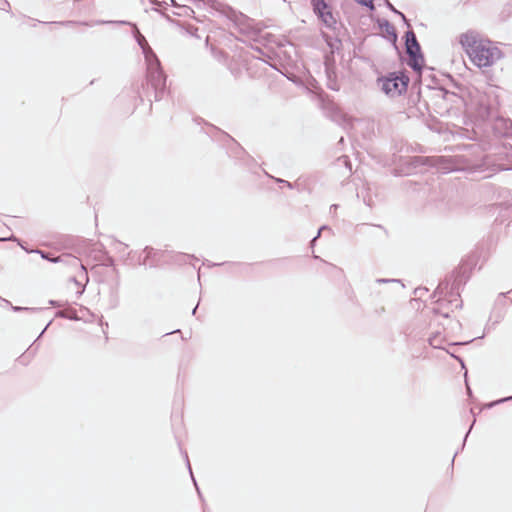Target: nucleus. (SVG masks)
Segmentation results:
<instances>
[{
    "label": "nucleus",
    "mask_w": 512,
    "mask_h": 512,
    "mask_svg": "<svg viewBox=\"0 0 512 512\" xmlns=\"http://www.w3.org/2000/svg\"><path fill=\"white\" fill-rule=\"evenodd\" d=\"M459 43L469 58L479 68L489 67L501 57V51L490 41L480 38L476 31H467L459 36Z\"/></svg>",
    "instance_id": "f257e3e1"
},
{
    "label": "nucleus",
    "mask_w": 512,
    "mask_h": 512,
    "mask_svg": "<svg viewBox=\"0 0 512 512\" xmlns=\"http://www.w3.org/2000/svg\"><path fill=\"white\" fill-rule=\"evenodd\" d=\"M467 280V276L465 275V271H456L453 276L452 283H449L448 281L442 282L438 285L436 288L434 295L437 294L443 295L445 294L444 298H439L437 302L439 303V306H442L444 303H448L451 306V309L453 308H461L462 301L459 299L460 297V287L461 285L465 284ZM435 313H439L444 317L449 316L448 311H442L441 307L434 308Z\"/></svg>",
    "instance_id": "f03ea898"
},
{
    "label": "nucleus",
    "mask_w": 512,
    "mask_h": 512,
    "mask_svg": "<svg viewBox=\"0 0 512 512\" xmlns=\"http://www.w3.org/2000/svg\"><path fill=\"white\" fill-rule=\"evenodd\" d=\"M145 62L147 65V80L155 90V99L160 100L166 87V76L156 55L147 56Z\"/></svg>",
    "instance_id": "7ed1b4c3"
},
{
    "label": "nucleus",
    "mask_w": 512,
    "mask_h": 512,
    "mask_svg": "<svg viewBox=\"0 0 512 512\" xmlns=\"http://www.w3.org/2000/svg\"><path fill=\"white\" fill-rule=\"evenodd\" d=\"M377 83L380 89L389 97H396L406 92L409 77L404 73H389L387 76L379 77Z\"/></svg>",
    "instance_id": "20e7f679"
},
{
    "label": "nucleus",
    "mask_w": 512,
    "mask_h": 512,
    "mask_svg": "<svg viewBox=\"0 0 512 512\" xmlns=\"http://www.w3.org/2000/svg\"><path fill=\"white\" fill-rule=\"evenodd\" d=\"M228 17L241 34L252 39H256L264 28L261 22H256L241 12L231 11Z\"/></svg>",
    "instance_id": "39448f33"
},
{
    "label": "nucleus",
    "mask_w": 512,
    "mask_h": 512,
    "mask_svg": "<svg viewBox=\"0 0 512 512\" xmlns=\"http://www.w3.org/2000/svg\"><path fill=\"white\" fill-rule=\"evenodd\" d=\"M405 48L409 56L408 65L417 72L422 70L424 57L421 53L420 44L417 41L416 34L413 30H408L405 33Z\"/></svg>",
    "instance_id": "423d86ee"
},
{
    "label": "nucleus",
    "mask_w": 512,
    "mask_h": 512,
    "mask_svg": "<svg viewBox=\"0 0 512 512\" xmlns=\"http://www.w3.org/2000/svg\"><path fill=\"white\" fill-rule=\"evenodd\" d=\"M31 252L38 253V254H40V256L43 259L48 260L53 263H63L65 265H68L71 267L80 268L81 276L84 277L86 280H88L87 273H86L84 266L81 264L80 260L75 256H72L70 254H63V255H60L57 257H50V255L47 252L38 250V249L32 250Z\"/></svg>",
    "instance_id": "0eeeda50"
},
{
    "label": "nucleus",
    "mask_w": 512,
    "mask_h": 512,
    "mask_svg": "<svg viewBox=\"0 0 512 512\" xmlns=\"http://www.w3.org/2000/svg\"><path fill=\"white\" fill-rule=\"evenodd\" d=\"M377 23L379 28L386 33L387 39L395 45L398 39L395 27L386 19H378Z\"/></svg>",
    "instance_id": "6e6552de"
},
{
    "label": "nucleus",
    "mask_w": 512,
    "mask_h": 512,
    "mask_svg": "<svg viewBox=\"0 0 512 512\" xmlns=\"http://www.w3.org/2000/svg\"><path fill=\"white\" fill-rule=\"evenodd\" d=\"M135 38L138 45L142 49L145 60H147V56L156 55L151 49V47L148 45V42L146 41L145 37L138 30H136Z\"/></svg>",
    "instance_id": "1a4fd4ad"
},
{
    "label": "nucleus",
    "mask_w": 512,
    "mask_h": 512,
    "mask_svg": "<svg viewBox=\"0 0 512 512\" xmlns=\"http://www.w3.org/2000/svg\"><path fill=\"white\" fill-rule=\"evenodd\" d=\"M313 5V11L320 19L323 17L326 11L330 8V6L324 0H311Z\"/></svg>",
    "instance_id": "9d476101"
},
{
    "label": "nucleus",
    "mask_w": 512,
    "mask_h": 512,
    "mask_svg": "<svg viewBox=\"0 0 512 512\" xmlns=\"http://www.w3.org/2000/svg\"><path fill=\"white\" fill-rule=\"evenodd\" d=\"M320 20L323 22V24L328 28H334L337 21L334 17L331 7L328 9V11L325 12L323 17L320 18Z\"/></svg>",
    "instance_id": "9b49d317"
},
{
    "label": "nucleus",
    "mask_w": 512,
    "mask_h": 512,
    "mask_svg": "<svg viewBox=\"0 0 512 512\" xmlns=\"http://www.w3.org/2000/svg\"><path fill=\"white\" fill-rule=\"evenodd\" d=\"M322 36H323L326 44L330 47L332 52L340 49L341 41L337 37H332L325 33H323Z\"/></svg>",
    "instance_id": "f8f14e48"
},
{
    "label": "nucleus",
    "mask_w": 512,
    "mask_h": 512,
    "mask_svg": "<svg viewBox=\"0 0 512 512\" xmlns=\"http://www.w3.org/2000/svg\"><path fill=\"white\" fill-rule=\"evenodd\" d=\"M409 164H411L414 167H417L420 165H428V164L433 165L434 160L427 158V157H423V156H414V157L409 158Z\"/></svg>",
    "instance_id": "ddd939ff"
},
{
    "label": "nucleus",
    "mask_w": 512,
    "mask_h": 512,
    "mask_svg": "<svg viewBox=\"0 0 512 512\" xmlns=\"http://www.w3.org/2000/svg\"><path fill=\"white\" fill-rule=\"evenodd\" d=\"M338 165H344L349 173L352 171L351 163L348 156H341L337 159Z\"/></svg>",
    "instance_id": "4468645a"
},
{
    "label": "nucleus",
    "mask_w": 512,
    "mask_h": 512,
    "mask_svg": "<svg viewBox=\"0 0 512 512\" xmlns=\"http://www.w3.org/2000/svg\"><path fill=\"white\" fill-rule=\"evenodd\" d=\"M354 1L357 2L361 6L367 7L370 11L375 10V5H374L373 0H354Z\"/></svg>",
    "instance_id": "2eb2a0df"
},
{
    "label": "nucleus",
    "mask_w": 512,
    "mask_h": 512,
    "mask_svg": "<svg viewBox=\"0 0 512 512\" xmlns=\"http://www.w3.org/2000/svg\"><path fill=\"white\" fill-rule=\"evenodd\" d=\"M385 3H386V6L395 14L399 15L405 22H407V19L405 17V15L398 11L390 2L389 0H385Z\"/></svg>",
    "instance_id": "dca6fc26"
},
{
    "label": "nucleus",
    "mask_w": 512,
    "mask_h": 512,
    "mask_svg": "<svg viewBox=\"0 0 512 512\" xmlns=\"http://www.w3.org/2000/svg\"><path fill=\"white\" fill-rule=\"evenodd\" d=\"M12 309L15 312L27 311V312H30V313H36V312H39L41 310L39 308H27V307H20V306H13Z\"/></svg>",
    "instance_id": "f3484780"
},
{
    "label": "nucleus",
    "mask_w": 512,
    "mask_h": 512,
    "mask_svg": "<svg viewBox=\"0 0 512 512\" xmlns=\"http://www.w3.org/2000/svg\"><path fill=\"white\" fill-rule=\"evenodd\" d=\"M512 400V396H509V397H504V398H501L499 400H496V401H493L489 404V407H493L495 405H498V404H501V403H504V402H507V401H510Z\"/></svg>",
    "instance_id": "a211bd4d"
},
{
    "label": "nucleus",
    "mask_w": 512,
    "mask_h": 512,
    "mask_svg": "<svg viewBox=\"0 0 512 512\" xmlns=\"http://www.w3.org/2000/svg\"><path fill=\"white\" fill-rule=\"evenodd\" d=\"M185 457H186L187 465H188V468H189V472H190L191 477H192V479H193V482H194V484H195V486H196V489H197L198 495H199V496H201L200 490H199V488H198V486H197V484H196V481H195V479H194V477H193L192 470H191V466H190V462H189V460H188V456H187V454H185Z\"/></svg>",
    "instance_id": "6ab92c4d"
},
{
    "label": "nucleus",
    "mask_w": 512,
    "mask_h": 512,
    "mask_svg": "<svg viewBox=\"0 0 512 512\" xmlns=\"http://www.w3.org/2000/svg\"><path fill=\"white\" fill-rule=\"evenodd\" d=\"M10 3L7 0H0V10L9 11Z\"/></svg>",
    "instance_id": "aec40b11"
},
{
    "label": "nucleus",
    "mask_w": 512,
    "mask_h": 512,
    "mask_svg": "<svg viewBox=\"0 0 512 512\" xmlns=\"http://www.w3.org/2000/svg\"><path fill=\"white\" fill-rule=\"evenodd\" d=\"M115 245H116V249H117L119 252H125V251H126V249L128 248V246H127L126 244H124V243H122V242H118V241L115 243Z\"/></svg>",
    "instance_id": "412c9836"
},
{
    "label": "nucleus",
    "mask_w": 512,
    "mask_h": 512,
    "mask_svg": "<svg viewBox=\"0 0 512 512\" xmlns=\"http://www.w3.org/2000/svg\"><path fill=\"white\" fill-rule=\"evenodd\" d=\"M153 250L154 249L152 247H148V246L145 247L144 252L146 253V257L144 258L142 264H146L147 258H149L151 256Z\"/></svg>",
    "instance_id": "4be33fe9"
},
{
    "label": "nucleus",
    "mask_w": 512,
    "mask_h": 512,
    "mask_svg": "<svg viewBox=\"0 0 512 512\" xmlns=\"http://www.w3.org/2000/svg\"><path fill=\"white\" fill-rule=\"evenodd\" d=\"M326 228H327V226H322V227H320V229L318 230L317 235H316V236L311 240V245H313V244L315 243V241L319 238V236H320L321 232H322L323 230H325Z\"/></svg>",
    "instance_id": "5701e85b"
},
{
    "label": "nucleus",
    "mask_w": 512,
    "mask_h": 512,
    "mask_svg": "<svg viewBox=\"0 0 512 512\" xmlns=\"http://www.w3.org/2000/svg\"><path fill=\"white\" fill-rule=\"evenodd\" d=\"M399 280H395V279H384V278H379L376 280L377 283H388V282H398Z\"/></svg>",
    "instance_id": "b1692460"
},
{
    "label": "nucleus",
    "mask_w": 512,
    "mask_h": 512,
    "mask_svg": "<svg viewBox=\"0 0 512 512\" xmlns=\"http://www.w3.org/2000/svg\"><path fill=\"white\" fill-rule=\"evenodd\" d=\"M56 23L59 25H62V26H71V25L76 24V22H74V21H62V22H56Z\"/></svg>",
    "instance_id": "393cba45"
},
{
    "label": "nucleus",
    "mask_w": 512,
    "mask_h": 512,
    "mask_svg": "<svg viewBox=\"0 0 512 512\" xmlns=\"http://www.w3.org/2000/svg\"><path fill=\"white\" fill-rule=\"evenodd\" d=\"M182 8L185 10L184 13L186 15H189V12L194 13L193 9L187 7L186 5H183Z\"/></svg>",
    "instance_id": "a878e982"
},
{
    "label": "nucleus",
    "mask_w": 512,
    "mask_h": 512,
    "mask_svg": "<svg viewBox=\"0 0 512 512\" xmlns=\"http://www.w3.org/2000/svg\"><path fill=\"white\" fill-rule=\"evenodd\" d=\"M277 182L284 183L287 187L292 188V184L286 180L283 179H277Z\"/></svg>",
    "instance_id": "bb28decb"
},
{
    "label": "nucleus",
    "mask_w": 512,
    "mask_h": 512,
    "mask_svg": "<svg viewBox=\"0 0 512 512\" xmlns=\"http://www.w3.org/2000/svg\"><path fill=\"white\" fill-rule=\"evenodd\" d=\"M105 23H111L110 21H97L95 24H105ZM119 24H128V22L125 21H119Z\"/></svg>",
    "instance_id": "cd10ccee"
},
{
    "label": "nucleus",
    "mask_w": 512,
    "mask_h": 512,
    "mask_svg": "<svg viewBox=\"0 0 512 512\" xmlns=\"http://www.w3.org/2000/svg\"><path fill=\"white\" fill-rule=\"evenodd\" d=\"M430 344L433 346V347H438V345L436 344V337L434 338H430Z\"/></svg>",
    "instance_id": "c85d7f7f"
},
{
    "label": "nucleus",
    "mask_w": 512,
    "mask_h": 512,
    "mask_svg": "<svg viewBox=\"0 0 512 512\" xmlns=\"http://www.w3.org/2000/svg\"><path fill=\"white\" fill-rule=\"evenodd\" d=\"M1 241H8V240H15V238L13 236L11 237H5V238H0Z\"/></svg>",
    "instance_id": "c756f323"
},
{
    "label": "nucleus",
    "mask_w": 512,
    "mask_h": 512,
    "mask_svg": "<svg viewBox=\"0 0 512 512\" xmlns=\"http://www.w3.org/2000/svg\"><path fill=\"white\" fill-rule=\"evenodd\" d=\"M252 49H254L255 51H257V52H258V53H260V54H262V53H263V52H262V49H261V48H259V47H255V48H254V47H252Z\"/></svg>",
    "instance_id": "7c9ffc66"
},
{
    "label": "nucleus",
    "mask_w": 512,
    "mask_h": 512,
    "mask_svg": "<svg viewBox=\"0 0 512 512\" xmlns=\"http://www.w3.org/2000/svg\"><path fill=\"white\" fill-rule=\"evenodd\" d=\"M337 207H338V205L333 204V205H331L330 210L335 211L337 209Z\"/></svg>",
    "instance_id": "2f4dec72"
},
{
    "label": "nucleus",
    "mask_w": 512,
    "mask_h": 512,
    "mask_svg": "<svg viewBox=\"0 0 512 512\" xmlns=\"http://www.w3.org/2000/svg\"><path fill=\"white\" fill-rule=\"evenodd\" d=\"M420 291H421V288H417V289H415V294H416V295H421Z\"/></svg>",
    "instance_id": "473e14b6"
},
{
    "label": "nucleus",
    "mask_w": 512,
    "mask_h": 512,
    "mask_svg": "<svg viewBox=\"0 0 512 512\" xmlns=\"http://www.w3.org/2000/svg\"><path fill=\"white\" fill-rule=\"evenodd\" d=\"M48 326H49V324H48V325L43 329V331H41V333H40L39 337H41V336L44 334V332L46 331V329H47V327H48Z\"/></svg>",
    "instance_id": "72a5a7b5"
},
{
    "label": "nucleus",
    "mask_w": 512,
    "mask_h": 512,
    "mask_svg": "<svg viewBox=\"0 0 512 512\" xmlns=\"http://www.w3.org/2000/svg\"><path fill=\"white\" fill-rule=\"evenodd\" d=\"M198 305L192 310V314L195 315L197 311Z\"/></svg>",
    "instance_id": "f704fd0d"
},
{
    "label": "nucleus",
    "mask_w": 512,
    "mask_h": 512,
    "mask_svg": "<svg viewBox=\"0 0 512 512\" xmlns=\"http://www.w3.org/2000/svg\"><path fill=\"white\" fill-rule=\"evenodd\" d=\"M173 6H178L175 0H170Z\"/></svg>",
    "instance_id": "c9c22d12"
},
{
    "label": "nucleus",
    "mask_w": 512,
    "mask_h": 512,
    "mask_svg": "<svg viewBox=\"0 0 512 512\" xmlns=\"http://www.w3.org/2000/svg\"><path fill=\"white\" fill-rule=\"evenodd\" d=\"M57 316L64 317L65 315H64V313H63V312H58V313H57Z\"/></svg>",
    "instance_id": "e433bc0d"
},
{
    "label": "nucleus",
    "mask_w": 512,
    "mask_h": 512,
    "mask_svg": "<svg viewBox=\"0 0 512 512\" xmlns=\"http://www.w3.org/2000/svg\"><path fill=\"white\" fill-rule=\"evenodd\" d=\"M72 280L77 284V285H80V283L76 280L75 277L72 278Z\"/></svg>",
    "instance_id": "4c0bfd02"
},
{
    "label": "nucleus",
    "mask_w": 512,
    "mask_h": 512,
    "mask_svg": "<svg viewBox=\"0 0 512 512\" xmlns=\"http://www.w3.org/2000/svg\"><path fill=\"white\" fill-rule=\"evenodd\" d=\"M222 55H223V53H222V52H219L218 54H215V57H217V58H218L219 56H222Z\"/></svg>",
    "instance_id": "58836bf2"
},
{
    "label": "nucleus",
    "mask_w": 512,
    "mask_h": 512,
    "mask_svg": "<svg viewBox=\"0 0 512 512\" xmlns=\"http://www.w3.org/2000/svg\"><path fill=\"white\" fill-rule=\"evenodd\" d=\"M34 350L32 349V346L30 348H28V352L29 353H32Z\"/></svg>",
    "instance_id": "ea45409f"
},
{
    "label": "nucleus",
    "mask_w": 512,
    "mask_h": 512,
    "mask_svg": "<svg viewBox=\"0 0 512 512\" xmlns=\"http://www.w3.org/2000/svg\"><path fill=\"white\" fill-rule=\"evenodd\" d=\"M50 303H51L52 305H56V302H55V301H50Z\"/></svg>",
    "instance_id": "a19ab883"
}]
</instances>
